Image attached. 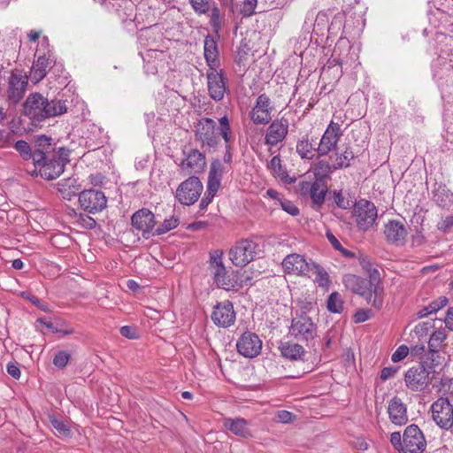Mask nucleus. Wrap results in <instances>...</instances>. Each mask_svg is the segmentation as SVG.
Segmentation results:
<instances>
[{"label":"nucleus","mask_w":453,"mask_h":453,"mask_svg":"<svg viewBox=\"0 0 453 453\" xmlns=\"http://www.w3.org/2000/svg\"><path fill=\"white\" fill-rule=\"evenodd\" d=\"M390 442L399 453H403V438L399 432H394L390 434Z\"/></svg>","instance_id":"obj_50"},{"label":"nucleus","mask_w":453,"mask_h":453,"mask_svg":"<svg viewBox=\"0 0 453 453\" xmlns=\"http://www.w3.org/2000/svg\"><path fill=\"white\" fill-rule=\"evenodd\" d=\"M289 334L299 341H311L317 335V326L306 314L296 315L292 319Z\"/></svg>","instance_id":"obj_10"},{"label":"nucleus","mask_w":453,"mask_h":453,"mask_svg":"<svg viewBox=\"0 0 453 453\" xmlns=\"http://www.w3.org/2000/svg\"><path fill=\"white\" fill-rule=\"evenodd\" d=\"M309 275L307 278L311 279L319 287L328 288L330 284L329 275L323 266L316 262L310 265Z\"/></svg>","instance_id":"obj_33"},{"label":"nucleus","mask_w":453,"mask_h":453,"mask_svg":"<svg viewBox=\"0 0 453 453\" xmlns=\"http://www.w3.org/2000/svg\"><path fill=\"white\" fill-rule=\"evenodd\" d=\"M34 165L43 179L54 180L64 173L65 160L54 152L49 155L43 152L42 159Z\"/></svg>","instance_id":"obj_8"},{"label":"nucleus","mask_w":453,"mask_h":453,"mask_svg":"<svg viewBox=\"0 0 453 453\" xmlns=\"http://www.w3.org/2000/svg\"><path fill=\"white\" fill-rule=\"evenodd\" d=\"M71 355L65 350H60L53 357V365L60 369L65 368L70 361Z\"/></svg>","instance_id":"obj_46"},{"label":"nucleus","mask_w":453,"mask_h":453,"mask_svg":"<svg viewBox=\"0 0 453 453\" xmlns=\"http://www.w3.org/2000/svg\"><path fill=\"white\" fill-rule=\"evenodd\" d=\"M79 203L85 211L95 214L106 207L107 199L104 192L92 188L80 193Z\"/></svg>","instance_id":"obj_14"},{"label":"nucleus","mask_w":453,"mask_h":453,"mask_svg":"<svg viewBox=\"0 0 453 453\" xmlns=\"http://www.w3.org/2000/svg\"><path fill=\"white\" fill-rule=\"evenodd\" d=\"M49 418H50V425L61 436H64V437L71 436V429H70L68 424L65 420L58 418L54 415H50L49 417Z\"/></svg>","instance_id":"obj_42"},{"label":"nucleus","mask_w":453,"mask_h":453,"mask_svg":"<svg viewBox=\"0 0 453 453\" xmlns=\"http://www.w3.org/2000/svg\"><path fill=\"white\" fill-rule=\"evenodd\" d=\"M333 56H334L335 58L329 62V68L333 64L334 65H340L342 68H343V66L355 68L359 65L357 62V53L345 38L341 37L338 40L334 49Z\"/></svg>","instance_id":"obj_7"},{"label":"nucleus","mask_w":453,"mask_h":453,"mask_svg":"<svg viewBox=\"0 0 453 453\" xmlns=\"http://www.w3.org/2000/svg\"><path fill=\"white\" fill-rule=\"evenodd\" d=\"M384 234L388 242L396 246H402L405 242L407 229L400 221L389 220L385 225Z\"/></svg>","instance_id":"obj_28"},{"label":"nucleus","mask_w":453,"mask_h":453,"mask_svg":"<svg viewBox=\"0 0 453 453\" xmlns=\"http://www.w3.org/2000/svg\"><path fill=\"white\" fill-rule=\"evenodd\" d=\"M279 349L281 356L289 360H303L305 355L303 347L298 343L281 342Z\"/></svg>","instance_id":"obj_35"},{"label":"nucleus","mask_w":453,"mask_h":453,"mask_svg":"<svg viewBox=\"0 0 453 453\" xmlns=\"http://www.w3.org/2000/svg\"><path fill=\"white\" fill-rule=\"evenodd\" d=\"M447 303L446 297L440 298L439 300L434 301L428 304L429 311L431 313H434L443 308Z\"/></svg>","instance_id":"obj_58"},{"label":"nucleus","mask_w":453,"mask_h":453,"mask_svg":"<svg viewBox=\"0 0 453 453\" xmlns=\"http://www.w3.org/2000/svg\"><path fill=\"white\" fill-rule=\"evenodd\" d=\"M219 131L226 143V152L224 155V161L230 163L232 160V155L230 152V142L232 141V130L229 119L226 116H223L219 119Z\"/></svg>","instance_id":"obj_32"},{"label":"nucleus","mask_w":453,"mask_h":453,"mask_svg":"<svg viewBox=\"0 0 453 453\" xmlns=\"http://www.w3.org/2000/svg\"><path fill=\"white\" fill-rule=\"evenodd\" d=\"M315 151H317V149L314 148L307 134L303 136L296 143V152L303 159L313 158Z\"/></svg>","instance_id":"obj_39"},{"label":"nucleus","mask_w":453,"mask_h":453,"mask_svg":"<svg viewBox=\"0 0 453 453\" xmlns=\"http://www.w3.org/2000/svg\"><path fill=\"white\" fill-rule=\"evenodd\" d=\"M403 453H423L426 449V440L417 425L408 426L403 434Z\"/></svg>","instance_id":"obj_12"},{"label":"nucleus","mask_w":453,"mask_h":453,"mask_svg":"<svg viewBox=\"0 0 453 453\" xmlns=\"http://www.w3.org/2000/svg\"><path fill=\"white\" fill-rule=\"evenodd\" d=\"M434 373V362L421 361L407 370L404 374L405 385L411 391H424L431 382Z\"/></svg>","instance_id":"obj_3"},{"label":"nucleus","mask_w":453,"mask_h":453,"mask_svg":"<svg viewBox=\"0 0 453 453\" xmlns=\"http://www.w3.org/2000/svg\"><path fill=\"white\" fill-rule=\"evenodd\" d=\"M7 372L14 379H19L20 377V370L15 364L9 363L7 365Z\"/></svg>","instance_id":"obj_62"},{"label":"nucleus","mask_w":453,"mask_h":453,"mask_svg":"<svg viewBox=\"0 0 453 453\" xmlns=\"http://www.w3.org/2000/svg\"><path fill=\"white\" fill-rule=\"evenodd\" d=\"M342 134L340 125L331 121L324 132L317 148L318 155L320 157L326 156L334 150Z\"/></svg>","instance_id":"obj_20"},{"label":"nucleus","mask_w":453,"mask_h":453,"mask_svg":"<svg viewBox=\"0 0 453 453\" xmlns=\"http://www.w3.org/2000/svg\"><path fill=\"white\" fill-rule=\"evenodd\" d=\"M34 150H41L48 155L53 153V149L51 146V138L45 135L38 136L35 140Z\"/></svg>","instance_id":"obj_44"},{"label":"nucleus","mask_w":453,"mask_h":453,"mask_svg":"<svg viewBox=\"0 0 453 453\" xmlns=\"http://www.w3.org/2000/svg\"><path fill=\"white\" fill-rule=\"evenodd\" d=\"M257 243L251 239L238 241L229 250V259L238 267H244L254 260Z\"/></svg>","instance_id":"obj_6"},{"label":"nucleus","mask_w":453,"mask_h":453,"mask_svg":"<svg viewBox=\"0 0 453 453\" xmlns=\"http://www.w3.org/2000/svg\"><path fill=\"white\" fill-rule=\"evenodd\" d=\"M354 211L357 224L362 230L370 228L376 220L377 209L370 201L365 199L359 200L355 204Z\"/></svg>","instance_id":"obj_16"},{"label":"nucleus","mask_w":453,"mask_h":453,"mask_svg":"<svg viewBox=\"0 0 453 453\" xmlns=\"http://www.w3.org/2000/svg\"><path fill=\"white\" fill-rule=\"evenodd\" d=\"M452 226H453V215L447 216V217L441 219V220L440 222H438V225H437L438 229L442 232L449 231Z\"/></svg>","instance_id":"obj_56"},{"label":"nucleus","mask_w":453,"mask_h":453,"mask_svg":"<svg viewBox=\"0 0 453 453\" xmlns=\"http://www.w3.org/2000/svg\"><path fill=\"white\" fill-rule=\"evenodd\" d=\"M207 88L211 99L220 101L226 92V79L222 70L217 71L216 67L209 68L207 72Z\"/></svg>","instance_id":"obj_22"},{"label":"nucleus","mask_w":453,"mask_h":453,"mask_svg":"<svg viewBox=\"0 0 453 453\" xmlns=\"http://www.w3.org/2000/svg\"><path fill=\"white\" fill-rule=\"evenodd\" d=\"M311 262V260L307 261L303 255L292 253L284 257L281 265L287 274L306 277V275H309Z\"/></svg>","instance_id":"obj_19"},{"label":"nucleus","mask_w":453,"mask_h":453,"mask_svg":"<svg viewBox=\"0 0 453 453\" xmlns=\"http://www.w3.org/2000/svg\"><path fill=\"white\" fill-rule=\"evenodd\" d=\"M120 334L127 339H136L138 337L137 330L131 326H124L119 329Z\"/></svg>","instance_id":"obj_54"},{"label":"nucleus","mask_w":453,"mask_h":453,"mask_svg":"<svg viewBox=\"0 0 453 453\" xmlns=\"http://www.w3.org/2000/svg\"><path fill=\"white\" fill-rule=\"evenodd\" d=\"M179 225V219L175 216H171L168 219H165L164 222L158 226L155 230V234L161 235L164 234L174 228H176Z\"/></svg>","instance_id":"obj_43"},{"label":"nucleus","mask_w":453,"mask_h":453,"mask_svg":"<svg viewBox=\"0 0 453 453\" xmlns=\"http://www.w3.org/2000/svg\"><path fill=\"white\" fill-rule=\"evenodd\" d=\"M209 270L214 283L226 291L233 290L237 285V280L229 273L223 263V252L216 250L210 253Z\"/></svg>","instance_id":"obj_4"},{"label":"nucleus","mask_w":453,"mask_h":453,"mask_svg":"<svg viewBox=\"0 0 453 453\" xmlns=\"http://www.w3.org/2000/svg\"><path fill=\"white\" fill-rule=\"evenodd\" d=\"M326 307L333 313H341L343 311V301L338 292H333L328 296Z\"/></svg>","instance_id":"obj_41"},{"label":"nucleus","mask_w":453,"mask_h":453,"mask_svg":"<svg viewBox=\"0 0 453 453\" xmlns=\"http://www.w3.org/2000/svg\"><path fill=\"white\" fill-rule=\"evenodd\" d=\"M211 319L215 325L221 327H228L235 321V312L231 302L225 301L214 307Z\"/></svg>","instance_id":"obj_23"},{"label":"nucleus","mask_w":453,"mask_h":453,"mask_svg":"<svg viewBox=\"0 0 453 453\" xmlns=\"http://www.w3.org/2000/svg\"><path fill=\"white\" fill-rule=\"evenodd\" d=\"M354 158V153L350 149H346L343 153L337 157L336 162L338 167H347Z\"/></svg>","instance_id":"obj_47"},{"label":"nucleus","mask_w":453,"mask_h":453,"mask_svg":"<svg viewBox=\"0 0 453 453\" xmlns=\"http://www.w3.org/2000/svg\"><path fill=\"white\" fill-rule=\"evenodd\" d=\"M189 3L197 13H205L209 11L208 0H189Z\"/></svg>","instance_id":"obj_51"},{"label":"nucleus","mask_w":453,"mask_h":453,"mask_svg":"<svg viewBox=\"0 0 453 453\" xmlns=\"http://www.w3.org/2000/svg\"><path fill=\"white\" fill-rule=\"evenodd\" d=\"M432 418L441 429L453 426V405L447 397H440L431 406Z\"/></svg>","instance_id":"obj_9"},{"label":"nucleus","mask_w":453,"mask_h":453,"mask_svg":"<svg viewBox=\"0 0 453 453\" xmlns=\"http://www.w3.org/2000/svg\"><path fill=\"white\" fill-rule=\"evenodd\" d=\"M444 323L449 331H453V306L448 310Z\"/></svg>","instance_id":"obj_64"},{"label":"nucleus","mask_w":453,"mask_h":453,"mask_svg":"<svg viewBox=\"0 0 453 453\" xmlns=\"http://www.w3.org/2000/svg\"><path fill=\"white\" fill-rule=\"evenodd\" d=\"M224 167L219 160H214L211 164L207 190L200 202V209L204 210L211 203L217 194L223 175Z\"/></svg>","instance_id":"obj_11"},{"label":"nucleus","mask_w":453,"mask_h":453,"mask_svg":"<svg viewBox=\"0 0 453 453\" xmlns=\"http://www.w3.org/2000/svg\"><path fill=\"white\" fill-rule=\"evenodd\" d=\"M204 58L209 68L218 66V49L213 38L207 36L204 40Z\"/></svg>","instance_id":"obj_38"},{"label":"nucleus","mask_w":453,"mask_h":453,"mask_svg":"<svg viewBox=\"0 0 453 453\" xmlns=\"http://www.w3.org/2000/svg\"><path fill=\"white\" fill-rule=\"evenodd\" d=\"M67 108L60 100L49 101L39 93L31 94L24 104L25 114L34 122H40L45 119L61 115Z\"/></svg>","instance_id":"obj_1"},{"label":"nucleus","mask_w":453,"mask_h":453,"mask_svg":"<svg viewBox=\"0 0 453 453\" xmlns=\"http://www.w3.org/2000/svg\"><path fill=\"white\" fill-rule=\"evenodd\" d=\"M370 319V312L366 310H359L354 315V321L356 323H362Z\"/></svg>","instance_id":"obj_61"},{"label":"nucleus","mask_w":453,"mask_h":453,"mask_svg":"<svg viewBox=\"0 0 453 453\" xmlns=\"http://www.w3.org/2000/svg\"><path fill=\"white\" fill-rule=\"evenodd\" d=\"M294 414L288 411H280L277 412V418L282 423H290L294 420Z\"/></svg>","instance_id":"obj_60"},{"label":"nucleus","mask_w":453,"mask_h":453,"mask_svg":"<svg viewBox=\"0 0 453 453\" xmlns=\"http://www.w3.org/2000/svg\"><path fill=\"white\" fill-rule=\"evenodd\" d=\"M409 354V348L406 345L399 346L391 356V360L397 363L404 359Z\"/></svg>","instance_id":"obj_52"},{"label":"nucleus","mask_w":453,"mask_h":453,"mask_svg":"<svg viewBox=\"0 0 453 453\" xmlns=\"http://www.w3.org/2000/svg\"><path fill=\"white\" fill-rule=\"evenodd\" d=\"M219 135L216 122L211 118H202L195 126V138L203 150H215L220 142Z\"/></svg>","instance_id":"obj_5"},{"label":"nucleus","mask_w":453,"mask_h":453,"mask_svg":"<svg viewBox=\"0 0 453 453\" xmlns=\"http://www.w3.org/2000/svg\"><path fill=\"white\" fill-rule=\"evenodd\" d=\"M446 337L447 334L444 329H438L430 336L428 347L432 362H434V356H437L438 349L441 348Z\"/></svg>","instance_id":"obj_40"},{"label":"nucleus","mask_w":453,"mask_h":453,"mask_svg":"<svg viewBox=\"0 0 453 453\" xmlns=\"http://www.w3.org/2000/svg\"><path fill=\"white\" fill-rule=\"evenodd\" d=\"M388 413L390 421L395 426H403L408 422L407 406L398 396L388 401Z\"/></svg>","instance_id":"obj_26"},{"label":"nucleus","mask_w":453,"mask_h":453,"mask_svg":"<svg viewBox=\"0 0 453 453\" xmlns=\"http://www.w3.org/2000/svg\"><path fill=\"white\" fill-rule=\"evenodd\" d=\"M257 0H243L241 12L245 17H250L255 12Z\"/></svg>","instance_id":"obj_48"},{"label":"nucleus","mask_w":453,"mask_h":453,"mask_svg":"<svg viewBox=\"0 0 453 453\" xmlns=\"http://www.w3.org/2000/svg\"><path fill=\"white\" fill-rule=\"evenodd\" d=\"M37 322L42 324L47 328L52 330L54 333H59V334H62L64 335L72 334L73 333V330L71 329V328L62 329V328L58 327V326L54 325V323L50 322V321H46V320H44L42 319H37Z\"/></svg>","instance_id":"obj_49"},{"label":"nucleus","mask_w":453,"mask_h":453,"mask_svg":"<svg viewBox=\"0 0 453 453\" xmlns=\"http://www.w3.org/2000/svg\"><path fill=\"white\" fill-rule=\"evenodd\" d=\"M273 109L270 98L265 94H261L250 112V118L257 125H265L271 120Z\"/></svg>","instance_id":"obj_21"},{"label":"nucleus","mask_w":453,"mask_h":453,"mask_svg":"<svg viewBox=\"0 0 453 453\" xmlns=\"http://www.w3.org/2000/svg\"><path fill=\"white\" fill-rule=\"evenodd\" d=\"M206 165L204 155L198 150H191L181 161L180 167L186 174H196L204 169Z\"/></svg>","instance_id":"obj_25"},{"label":"nucleus","mask_w":453,"mask_h":453,"mask_svg":"<svg viewBox=\"0 0 453 453\" xmlns=\"http://www.w3.org/2000/svg\"><path fill=\"white\" fill-rule=\"evenodd\" d=\"M280 204L283 211L292 216L299 214V209L294 204L293 202L286 199H280Z\"/></svg>","instance_id":"obj_53"},{"label":"nucleus","mask_w":453,"mask_h":453,"mask_svg":"<svg viewBox=\"0 0 453 453\" xmlns=\"http://www.w3.org/2000/svg\"><path fill=\"white\" fill-rule=\"evenodd\" d=\"M433 201L441 208H449L453 204V193L443 184L435 183L432 189Z\"/></svg>","instance_id":"obj_31"},{"label":"nucleus","mask_w":453,"mask_h":453,"mask_svg":"<svg viewBox=\"0 0 453 453\" xmlns=\"http://www.w3.org/2000/svg\"><path fill=\"white\" fill-rule=\"evenodd\" d=\"M334 200L339 208L347 209L349 206V200L343 197L342 191H334Z\"/></svg>","instance_id":"obj_55"},{"label":"nucleus","mask_w":453,"mask_h":453,"mask_svg":"<svg viewBox=\"0 0 453 453\" xmlns=\"http://www.w3.org/2000/svg\"><path fill=\"white\" fill-rule=\"evenodd\" d=\"M331 171V166L329 163L326 161H319L315 164L313 167V173L316 177V180H323L325 177L328 175Z\"/></svg>","instance_id":"obj_45"},{"label":"nucleus","mask_w":453,"mask_h":453,"mask_svg":"<svg viewBox=\"0 0 453 453\" xmlns=\"http://www.w3.org/2000/svg\"><path fill=\"white\" fill-rule=\"evenodd\" d=\"M298 190L302 196H309L311 199L313 207H320L325 202L327 187L323 180L314 181H300Z\"/></svg>","instance_id":"obj_15"},{"label":"nucleus","mask_w":453,"mask_h":453,"mask_svg":"<svg viewBox=\"0 0 453 453\" xmlns=\"http://www.w3.org/2000/svg\"><path fill=\"white\" fill-rule=\"evenodd\" d=\"M447 303L446 297L440 298L439 300L434 301L428 304L429 311L431 313H434L443 308Z\"/></svg>","instance_id":"obj_59"},{"label":"nucleus","mask_w":453,"mask_h":453,"mask_svg":"<svg viewBox=\"0 0 453 453\" xmlns=\"http://www.w3.org/2000/svg\"><path fill=\"white\" fill-rule=\"evenodd\" d=\"M14 148L24 160L32 159L35 164L39 163L42 159L43 152L41 150H32L30 145L24 140L17 141Z\"/></svg>","instance_id":"obj_36"},{"label":"nucleus","mask_w":453,"mask_h":453,"mask_svg":"<svg viewBox=\"0 0 453 453\" xmlns=\"http://www.w3.org/2000/svg\"><path fill=\"white\" fill-rule=\"evenodd\" d=\"M28 78L26 73L20 70L12 73L8 80L7 99L12 104L19 103L24 96Z\"/></svg>","instance_id":"obj_17"},{"label":"nucleus","mask_w":453,"mask_h":453,"mask_svg":"<svg viewBox=\"0 0 453 453\" xmlns=\"http://www.w3.org/2000/svg\"><path fill=\"white\" fill-rule=\"evenodd\" d=\"M399 367L397 366H389L384 367L380 372V379L382 380H387L392 377L398 372Z\"/></svg>","instance_id":"obj_57"},{"label":"nucleus","mask_w":453,"mask_h":453,"mask_svg":"<svg viewBox=\"0 0 453 453\" xmlns=\"http://www.w3.org/2000/svg\"><path fill=\"white\" fill-rule=\"evenodd\" d=\"M202 190V182L197 177L192 176L180 184L176 190V198L181 204L190 205L197 201Z\"/></svg>","instance_id":"obj_13"},{"label":"nucleus","mask_w":453,"mask_h":453,"mask_svg":"<svg viewBox=\"0 0 453 453\" xmlns=\"http://www.w3.org/2000/svg\"><path fill=\"white\" fill-rule=\"evenodd\" d=\"M288 132V121L286 119L273 120L267 128L265 142L270 146H275L282 142Z\"/></svg>","instance_id":"obj_24"},{"label":"nucleus","mask_w":453,"mask_h":453,"mask_svg":"<svg viewBox=\"0 0 453 453\" xmlns=\"http://www.w3.org/2000/svg\"><path fill=\"white\" fill-rule=\"evenodd\" d=\"M55 65L56 60L53 56H39L31 68L30 77L32 81L34 83L41 81L46 76L49 68H51Z\"/></svg>","instance_id":"obj_29"},{"label":"nucleus","mask_w":453,"mask_h":453,"mask_svg":"<svg viewBox=\"0 0 453 453\" xmlns=\"http://www.w3.org/2000/svg\"><path fill=\"white\" fill-rule=\"evenodd\" d=\"M358 263L363 271L371 279V284L374 287V290L378 293L380 291L379 283L381 282V276L379 270L374 266L372 258L366 255L360 254L358 257Z\"/></svg>","instance_id":"obj_30"},{"label":"nucleus","mask_w":453,"mask_h":453,"mask_svg":"<svg viewBox=\"0 0 453 453\" xmlns=\"http://www.w3.org/2000/svg\"><path fill=\"white\" fill-rule=\"evenodd\" d=\"M133 226L142 233L143 237L148 235L155 226L154 214L148 209H142L134 212L131 218Z\"/></svg>","instance_id":"obj_27"},{"label":"nucleus","mask_w":453,"mask_h":453,"mask_svg":"<svg viewBox=\"0 0 453 453\" xmlns=\"http://www.w3.org/2000/svg\"><path fill=\"white\" fill-rule=\"evenodd\" d=\"M237 351L247 358L257 357L262 349V341L252 332L243 333L236 342Z\"/></svg>","instance_id":"obj_18"},{"label":"nucleus","mask_w":453,"mask_h":453,"mask_svg":"<svg viewBox=\"0 0 453 453\" xmlns=\"http://www.w3.org/2000/svg\"><path fill=\"white\" fill-rule=\"evenodd\" d=\"M343 283L348 289L363 296L372 307L380 309L383 306L385 292L382 283H379L378 294L369 278L365 279L356 274H347L343 277Z\"/></svg>","instance_id":"obj_2"},{"label":"nucleus","mask_w":453,"mask_h":453,"mask_svg":"<svg viewBox=\"0 0 453 453\" xmlns=\"http://www.w3.org/2000/svg\"><path fill=\"white\" fill-rule=\"evenodd\" d=\"M223 425L225 428L231 431L235 435L247 437L250 434L248 426V422L242 418H224Z\"/></svg>","instance_id":"obj_34"},{"label":"nucleus","mask_w":453,"mask_h":453,"mask_svg":"<svg viewBox=\"0 0 453 453\" xmlns=\"http://www.w3.org/2000/svg\"><path fill=\"white\" fill-rule=\"evenodd\" d=\"M211 23L214 27H218L220 25V12L218 8H213L211 11Z\"/></svg>","instance_id":"obj_63"},{"label":"nucleus","mask_w":453,"mask_h":453,"mask_svg":"<svg viewBox=\"0 0 453 453\" xmlns=\"http://www.w3.org/2000/svg\"><path fill=\"white\" fill-rule=\"evenodd\" d=\"M269 168L276 176L279 178L281 181L291 184L296 181L295 178H292L288 175V171L285 167V165H282L281 159L279 156H274L269 164Z\"/></svg>","instance_id":"obj_37"}]
</instances>
